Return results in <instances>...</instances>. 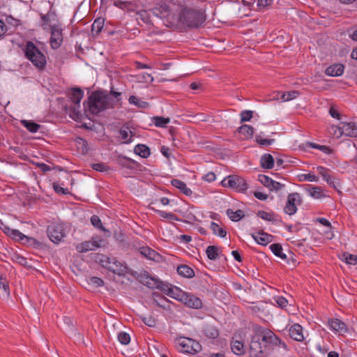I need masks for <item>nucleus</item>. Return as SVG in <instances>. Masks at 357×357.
I'll list each match as a JSON object with an SVG mask.
<instances>
[{
	"label": "nucleus",
	"mask_w": 357,
	"mask_h": 357,
	"mask_svg": "<svg viewBox=\"0 0 357 357\" xmlns=\"http://www.w3.org/2000/svg\"><path fill=\"white\" fill-rule=\"evenodd\" d=\"M337 128L340 136L344 135L351 137H357V126L355 123L341 122Z\"/></svg>",
	"instance_id": "9b49d317"
},
{
	"label": "nucleus",
	"mask_w": 357,
	"mask_h": 357,
	"mask_svg": "<svg viewBox=\"0 0 357 357\" xmlns=\"http://www.w3.org/2000/svg\"><path fill=\"white\" fill-rule=\"evenodd\" d=\"M261 166L264 169H272L274 167L273 157L269 153L264 154L260 159Z\"/></svg>",
	"instance_id": "393cba45"
},
{
	"label": "nucleus",
	"mask_w": 357,
	"mask_h": 357,
	"mask_svg": "<svg viewBox=\"0 0 357 357\" xmlns=\"http://www.w3.org/2000/svg\"><path fill=\"white\" fill-rule=\"evenodd\" d=\"M84 96V91L78 87L73 88L70 94V99L74 103V107L70 109V116L75 119V116H79V112L77 111L76 107H80V101Z\"/></svg>",
	"instance_id": "6e6552de"
},
{
	"label": "nucleus",
	"mask_w": 357,
	"mask_h": 357,
	"mask_svg": "<svg viewBox=\"0 0 357 357\" xmlns=\"http://www.w3.org/2000/svg\"><path fill=\"white\" fill-rule=\"evenodd\" d=\"M201 333L203 337L213 340L218 338L220 335L218 328L215 326L208 324L203 326Z\"/></svg>",
	"instance_id": "2eb2a0df"
},
{
	"label": "nucleus",
	"mask_w": 357,
	"mask_h": 357,
	"mask_svg": "<svg viewBox=\"0 0 357 357\" xmlns=\"http://www.w3.org/2000/svg\"><path fill=\"white\" fill-rule=\"evenodd\" d=\"M298 180L301 182L303 181H310V182H317L319 180V177L317 176L313 173L308 174H301L298 176Z\"/></svg>",
	"instance_id": "c03bdc74"
},
{
	"label": "nucleus",
	"mask_w": 357,
	"mask_h": 357,
	"mask_svg": "<svg viewBox=\"0 0 357 357\" xmlns=\"http://www.w3.org/2000/svg\"><path fill=\"white\" fill-rule=\"evenodd\" d=\"M344 66L341 63H335L326 68L325 74L331 77H338L343 74Z\"/></svg>",
	"instance_id": "6ab92c4d"
},
{
	"label": "nucleus",
	"mask_w": 357,
	"mask_h": 357,
	"mask_svg": "<svg viewBox=\"0 0 357 357\" xmlns=\"http://www.w3.org/2000/svg\"><path fill=\"white\" fill-rule=\"evenodd\" d=\"M105 20L102 17H98L94 20L91 25L92 34L98 35L102 31L104 26Z\"/></svg>",
	"instance_id": "473e14b6"
},
{
	"label": "nucleus",
	"mask_w": 357,
	"mask_h": 357,
	"mask_svg": "<svg viewBox=\"0 0 357 357\" xmlns=\"http://www.w3.org/2000/svg\"><path fill=\"white\" fill-rule=\"evenodd\" d=\"M172 8L166 3L156 4L150 12L155 17L159 18H166L171 14Z\"/></svg>",
	"instance_id": "ddd939ff"
},
{
	"label": "nucleus",
	"mask_w": 357,
	"mask_h": 357,
	"mask_svg": "<svg viewBox=\"0 0 357 357\" xmlns=\"http://www.w3.org/2000/svg\"><path fill=\"white\" fill-rule=\"evenodd\" d=\"M258 181L265 187L269 188L273 180L266 175L259 174L258 176Z\"/></svg>",
	"instance_id": "6e6d98bb"
},
{
	"label": "nucleus",
	"mask_w": 357,
	"mask_h": 357,
	"mask_svg": "<svg viewBox=\"0 0 357 357\" xmlns=\"http://www.w3.org/2000/svg\"><path fill=\"white\" fill-rule=\"evenodd\" d=\"M235 175L229 176L227 178H225L222 181V185L224 187H230L234 188V181H235Z\"/></svg>",
	"instance_id": "69168bd1"
},
{
	"label": "nucleus",
	"mask_w": 357,
	"mask_h": 357,
	"mask_svg": "<svg viewBox=\"0 0 357 357\" xmlns=\"http://www.w3.org/2000/svg\"><path fill=\"white\" fill-rule=\"evenodd\" d=\"M257 216L268 222H282L281 220L277 218L278 215L274 212L259 211L257 213Z\"/></svg>",
	"instance_id": "a878e982"
},
{
	"label": "nucleus",
	"mask_w": 357,
	"mask_h": 357,
	"mask_svg": "<svg viewBox=\"0 0 357 357\" xmlns=\"http://www.w3.org/2000/svg\"><path fill=\"white\" fill-rule=\"evenodd\" d=\"M26 59L39 70L45 69L47 63L45 54L31 41H28L23 50Z\"/></svg>",
	"instance_id": "20e7f679"
},
{
	"label": "nucleus",
	"mask_w": 357,
	"mask_h": 357,
	"mask_svg": "<svg viewBox=\"0 0 357 357\" xmlns=\"http://www.w3.org/2000/svg\"><path fill=\"white\" fill-rule=\"evenodd\" d=\"M140 253L148 259H153L157 252L149 247H142L139 248Z\"/></svg>",
	"instance_id": "09e8293b"
},
{
	"label": "nucleus",
	"mask_w": 357,
	"mask_h": 357,
	"mask_svg": "<svg viewBox=\"0 0 357 357\" xmlns=\"http://www.w3.org/2000/svg\"><path fill=\"white\" fill-rule=\"evenodd\" d=\"M109 271L117 274L119 275H123L126 273V266L123 264L121 262L114 258L112 266L109 267Z\"/></svg>",
	"instance_id": "412c9836"
},
{
	"label": "nucleus",
	"mask_w": 357,
	"mask_h": 357,
	"mask_svg": "<svg viewBox=\"0 0 357 357\" xmlns=\"http://www.w3.org/2000/svg\"><path fill=\"white\" fill-rule=\"evenodd\" d=\"M119 134L124 143L129 144L132 142L131 137L133 135L132 132L129 130L128 128H122L119 130Z\"/></svg>",
	"instance_id": "37998d69"
},
{
	"label": "nucleus",
	"mask_w": 357,
	"mask_h": 357,
	"mask_svg": "<svg viewBox=\"0 0 357 357\" xmlns=\"http://www.w3.org/2000/svg\"><path fill=\"white\" fill-rule=\"evenodd\" d=\"M300 93L298 91H291L284 93L282 95L281 98L284 101L291 100L298 96Z\"/></svg>",
	"instance_id": "5fc2aeb1"
},
{
	"label": "nucleus",
	"mask_w": 357,
	"mask_h": 357,
	"mask_svg": "<svg viewBox=\"0 0 357 357\" xmlns=\"http://www.w3.org/2000/svg\"><path fill=\"white\" fill-rule=\"evenodd\" d=\"M167 289V296L180 301V298L183 295L184 291H183L180 288L173 286H171V287Z\"/></svg>",
	"instance_id": "c9c22d12"
},
{
	"label": "nucleus",
	"mask_w": 357,
	"mask_h": 357,
	"mask_svg": "<svg viewBox=\"0 0 357 357\" xmlns=\"http://www.w3.org/2000/svg\"><path fill=\"white\" fill-rule=\"evenodd\" d=\"M211 229L213 231L214 234L218 235L222 238H224L226 236V234H227L226 230L224 229L223 228L220 227V226L217 223L212 222L211 223Z\"/></svg>",
	"instance_id": "de8ad7c7"
},
{
	"label": "nucleus",
	"mask_w": 357,
	"mask_h": 357,
	"mask_svg": "<svg viewBox=\"0 0 357 357\" xmlns=\"http://www.w3.org/2000/svg\"><path fill=\"white\" fill-rule=\"evenodd\" d=\"M75 142L77 151L79 153L85 155L88 153L89 148L88 142H86V140H85L82 137H77L75 138Z\"/></svg>",
	"instance_id": "b1692460"
},
{
	"label": "nucleus",
	"mask_w": 357,
	"mask_h": 357,
	"mask_svg": "<svg viewBox=\"0 0 357 357\" xmlns=\"http://www.w3.org/2000/svg\"><path fill=\"white\" fill-rule=\"evenodd\" d=\"M256 142L261 147H266L271 145L275 139H263L261 135H257L255 136Z\"/></svg>",
	"instance_id": "8fccbe9b"
},
{
	"label": "nucleus",
	"mask_w": 357,
	"mask_h": 357,
	"mask_svg": "<svg viewBox=\"0 0 357 357\" xmlns=\"http://www.w3.org/2000/svg\"><path fill=\"white\" fill-rule=\"evenodd\" d=\"M302 199L298 192L289 194L284 208V212L289 215L295 214L297 211V206L301 205Z\"/></svg>",
	"instance_id": "0eeeda50"
},
{
	"label": "nucleus",
	"mask_w": 357,
	"mask_h": 357,
	"mask_svg": "<svg viewBox=\"0 0 357 357\" xmlns=\"http://www.w3.org/2000/svg\"><path fill=\"white\" fill-rule=\"evenodd\" d=\"M180 301L188 307L200 309L202 307V302L199 298L185 292L180 298Z\"/></svg>",
	"instance_id": "f8f14e48"
},
{
	"label": "nucleus",
	"mask_w": 357,
	"mask_h": 357,
	"mask_svg": "<svg viewBox=\"0 0 357 357\" xmlns=\"http://www.w3.org/2000/svg\"><path fill=\"white\" fill-rule=\"evenodd\" d=\"M154 204V202H151L150 204H149V208H151V210H153L155 211H156V213L162 218H168L169 220H178L177 218V216L174 214L173 213H171V212H166V211H160V210H155L154 208L152 206V205Z\"/></svg>",
	"instance_id": "4c0bfd02"
},
{
	"label": "nucleus",
	"mask_w": 357,
	"mask_h": 357,
	"mask_svg": "<svg viewBox=\"0 0 357 357\" xmlns=\"http://www.w3.org/2000/svg\"><path fill=\"white\" fill-rule=\"evenodd\" d=\"M13 31L10 30V28L7 26L6 23L0 19V37L3 36L6 34H11Z\"/></svg>",
	"instance_id": "e2e57ef3"
},
{
	"label": "nucleus",
	"mask_w": 357,
	"mask_h": 357,
	"mask_svg": "<svg viewBox=\"0 0 357 357\" xmlns=\"http://www.w3.org/2000/svg\"><path fill=\"white\" fill-rule=\"evenodd\" d=\"M139 280L142 284L152 289L155 288V284H157V279L151 277L149 273L146 271L144 273L140 274Z\"/></svg>",
	"instance_id": "aec40b11"
},
{
	"label": "nucleus",
	"mask_w": 357,
	"mask_h": 357,
	"mask_svg": "<svg viewBox=\"0 0 357 357\" xmlns=\"http://www.w3.org/2000/svg\"><path fill=\"white\" fill-rule=\"evenodd\" d=\"M8 236L11 238L12 239L21 243L22 240L24 237V234L21 233L17 229H12V231L8 234Z\"/></svg>",
	"instance_id": "603ef678"
},
{
	"label": "nucleus",
	"mask_w": 357,
	"mask_h": 357,
	"mask_svg": "<svg viewBox=\"0 0 357 357\" xmlns=\"http://www.w3.org/2000/svg\"><path fill=\"white\" fill-rule=\"evenodd\" d=\"M143 323L149 327H154L156 325V319L151 315L143 316L141 317Z\"/></svg>",
	"instance_id": "052dcab7"
},
{
	"label": "nucleus",
	"mask_w": 357,
	"mask_h": 357,
	"mask_svg": "<svg viewBox=\"0 0 357 357\" xmlns=\"http://www.w3.org/2000/svg\"><path fill=\"white\" fill-rule=\"evenodd\" d=\"M230 346L231 351L236 355H241L245 353L244 344L241 341L232 340Z\"/></svg>",
	"instance_id": "c756f323"
},
{
	"label": "nucleus",
	"mask_w": 357,
	"mask_h": 357,
	"mask_svg": "<svg viewBox=\"0 0 357 357\" xmlns=\"http://www.w3.org/2000/svg\"><path fill=\"white\" fill-rule=\"evenodd\" d=\"M342 260H344L348 264H357V256L349 254L348 252H344L342 254Z\"/></svg>",
	"instance_id": "3c124183"
},
{
	"label": "nucleus",
	"mask_w": 357,
	"mask_h": 357,
	"mask_svg": "<svg viewBox=\"0 0 357 357\" xmlns=\"http://www.w3.org/2000/svg\"><path fill=\"white\" fill-rule=\"evenodd\" d=\"M253 112L251 110H243L241 112V122L249 121L252 117Z\"/></svg>",
	"instance_id": "0e129e2a"
},
{
	"label": "nucleus",
	"mask_w": 357,
	"mask_h": 357,
	"mask_svg": "<svg viewBox=\"0 0 357 357\" xmlns=\"http://www.w3.org/2000/svg\"><path fill=\"white\" fill-rule=\"evenodd\" d=\"M316 169L317 172L322 176L323 179L326 181L331 187L333 188L335 190H338V187L340 186L339 180L333 176V172L331 169L323 166H317Z\"/></svg>",
	"instance_id": "1a4fd4ad"
},
{
	"label": "nucleus",
	"mask_w": 357,
	"mask_h": 357,
	"mask_svg": "<svg viewBox=\"0 0 357 357\" xmlns=\"http://www.w3.org/2000/svg\"><path fill=\"white\" fill-rule=\"evenodd\" d=\"M330 329L340 334H344L348 332L347 325L339 319H331L328 320Z\"/></svg>",
	"instance_id": "f3484780"
},
{
	"label": "nucleus",
	"mask_w": 357,
	"mask_h": 357,
	"mask_svg": "<svg viewBox=\"0 0 357 357\" xmlns=\"http://www.w3.org/2000/svg\"><path fill=\"white\" fill-rule=\"evenodd\" d=\"M21 243L27 246L32 247L33 248H38L41 245V243L38 240L26 235H24V237L23 238V240H22Z\"/></svg>",
	"instance_id": "e433bc0d"
},
{
	"label": "nucleus",
	"mask_w": 357,
	"mask_h": 357,
	"mask_svg": "<svg viewBox=\"0 0 357 357\" xmlns=\"http://www.w3.org/2000/svg\"><path fill=\"white\" fill-rule=\"evenodd\" d=\"M53 188L54 191L59 194V195H67L69 193V191L68 188H64L61 187L59 183H53L52 184Z\"/></svg>",
	"instance_id": "774afa93"
},
{
	"label": "nucleus",
	"mask_w": 357,
	"mask_h": 357,
	"mask_svg": "<svg viewBox=\"0 0 357 357\" xmlns=\"http://www.w3.org/2000/svg\"><path fill=\"white\" fill-rule=\"evenodd\" d=\"M47 234L51 241L59 243L65 236L64 228L62 224L52 222L47 226Z\"/></svg>",
	"instance_id": "423d86ee"
},
{
	"label": "nucleus",
	"mask_w": 357,
	"mask_h": 357,
	"mask_svg": "<svg viewBox=\"0 0 357 357\" xmlns=\"http://www.w3.org/2000/svg\"><path fill=\"white\" fill-rule=\"evenodd\" d=\"M116 163L122 168L130 170H138L141 166L137 162L124 155H119L116 158Z\"/></svg>",
	"instance_id": "4468645a"
},
{
	"label": "nucleus",
	"mask_w": 357,
	"mask_h": 357,
	"mask_svg": "<svg viewBox=\"0 0 357 357\" xmlns=\"http://www.w3.org/2000/svg\"><path fill=\"white\" fill-rule=\"evenodd\" d=\"M114 4L116 7H118L123 10H133L134 5L131 1H123L121 0H116L114 1Z\"/></svg>",
	"instance_id": "a19ab883"
},
{
	"label": "nucleus",
	"mask_w": 357,
	"mask_h": 357,
	"mask_svg": "<svg viewBox=\"0 0 357 357\" xmlns=\"http://www.w3.org/2000/svg\"><path fill=\"white\" fill-rule=\"evenodd\" d=\"M118 340L121 344L127 345L130 342V335L126 332H120L117 335Z\"/></svg>",
	"instance_id": "864d4df0"
},
{
	"label": "nucleus",
	"mask_w": 357,
	"mask_h": 357,
	"mask_svg": "<svg viewBox=\"0 0 357 357\" xmlns=\"http://www.w3.org/2000/svg\"><path fill=\"white\" fill-rule=\"evenodd\" d=\"M226 213L230 220L234 222L239 221L245 216L244 211L241 209L234 211L232 209L228 208Z\"/></svg>",
	"instance_id": "2f4dec72"
},
{
	"label": "nucleus",
	"mask_w": 357,
	"mask_h": 357,
	"mask_svg": "<svg viewBox=\"0 0 357 357\" xmlns=\"http://www.w3.org/2000/svg\"><path fill=\"white\" fill-rule=\"evenodd\" d=\"M172 185L179 189L181 192H183L186 196H190L192 194V190L187 187L186 184L178 179H173L172 181Z\"/></svg>",
	"instance_id": "5701e85b"
},
{
	"label": "nucleus",
	"mask_w": 357,
	"mask_h": 357,
	"mask_svg": "<svg viewBox=\"0 0 357 357\" xmlns=\"http://www.w3.org/2000/svg\"><path fill=\"white\" fill-rule=\"evenodd\" d=\"M91 168L100 172H107L109 169V167L103 162L93 163Z\"/></svg>",
	"instance_id": "13d9d810"
},
{
	"label": "nucleus",
	"mask_w": 357,
	"mask_h": 357,
	"mask_svg": "<svg viewBox=\"0 0 357 357\" xmlns=\"http://www.w3.org/2000/svg\"><path fill=\"white\" fill-rule=\"evenodd\" d=\"M128 102L131 105H134L139 108L145 109L148 107L149 103L147 102L143 101L139 99L135 96H130L128 98Z\"/></svg>",
	"instance_id": "ea45409f"
},
{
	"label": "nucleus",
	"mask_w": 357,
	"mask_h": 357,
	"mask_svg": "<svg viewBox=\"0 0 357 357\" xmlns=\"http://www.w3.org/2000/svg\"><path fill=\"white\" fill-rule=\"evenodd\" d=\"M134 152L135 154L144 158H147L151 154L150 149L146 145L142 144H139L135 146Z\"/></svg>",
	"instance_id": "cd10ccee"
},
{
	"label": "nucleus",
	"mask_w": 357,
	"mask_h": 357,
	"mask_svg": "<svg viewBox=\"0 0 357 357\" xmlns=\"http://www.w3.org/2000/svg\"><path fill=\"white\" fill-rule=\"evenodd\" d=\"M169 121L170 119L169 118H165L162 116H154L153 118L154 125L159 128H165Z\"/></svg>",
	"instance_id": "49530a36"
},
{
	"label": "nucleus",
	"mask_w": 357,
	"mask_h": 357,
	"mask_svg": "<svg viewBox=\"0 0 357 357\" xmlns=\"http://www.w3.org/2000/svg\"><path fill=\"white\" fill-rule=\"evenodd\" d=\"M206 20V9L197 6H183L179 13L180 22L189 28H199Z\"/></svg>",
	"instance_id": "f03ea898"
},
{
	"label": "nucleus",
	"mask_w": 357,
	"mask_h": 357,
	"mask_svg": "<svg viewBox=\"0 0 357 357\" xmlns=\"http://www.w3.org/2000/svg\"><path fill=\"white\" fill-rule=\"evenodd\" d=\"M177 349L180 352L196 354L202 350L201 344L190 337H180L175 340Z\"/></svg>",
	"instance_id": "39448f33"
},
{
	"label": "nucleus",
	"mask_w": 357,
	"mask_h": 357,
	"mask_svg": "<svg viewBox=\"0 0 357 357\" xmlns=\"http://www.w3.org/2000/svg\"><path fill=\"white\" fill-rule=\"evenodd\" d=\"M254 240L259 245H266L273 240V236L260 230L251 234Z\"/></svg>",
	"instance_id": "dca6fc26"
},
{
	"label": "nucleus",
	"mask_w": 357,
	"mask_h": 357,
	"mask_svg": "<svg viewBox=\"0 0 357 357\" xmlns=\"http://www.w3.org/2000/svg\"><path fill=\"white\" fill-rule=\"evenodd\" d=\"M307 190L310 196L314 199H320L324 197L321 187L308 185Z\"/></svg>",
	"instance_id": "7c9ffc66"
},
{
	"label": "nucleus",
	"mask_w": 357,
	"mask_h": 357,
	"mask_svg": "<svg viewBox=\"0 0 357 357\" xmlns=\"http://www.w3.org/2000/svg\"><path fill=\"white\" fill-rule=\"evenodd\" d=\"M273 299L278 306L282 309L286 307L288 304V301L283 296H275Z\"/></svg>",
	"instance_id": "338daca9"
},
{
	"label": "nucleus",
	"mask_w": 357,
	"mask_h": 357,
	"mask_svg": "<svg viewBox=\"0 0 357 357\" xmlns=\"http://www.w3.org/2000/svg\"><path fill=\"white\" fill-rule=\"evenodd\" d=\"M289 336L296 341L302 342L304 340L303 327L298 324L291 326L289 328Z\"/></svg>",
	"instance_id": "a211bd4d"
},
{
	"label": "nucleus",
	"mask_w": 357,
	"mask_h": 357,
	"mask_svg": "<svg viewBox=\"0 0 357 357\" xmlns=\"http://www.w3.org/2000/svg\"><path fill=\"white\" fill-rule=\"evenodd\" d=\"M51 37L50 43L53 49H58L63 43L62 29L59 25L50 26Z\"/></svg>",
	"instance_id": "9d476101"
},
{
	"label": "nucleus",
	"mask_w": 357,
	"mask_h": 357,
	"mask_svg": "<svg viewBox=\"0 0 357 357\" xmlns=\"http://www.w3.org/2000/svg\"><path fill=\"white\" fill-rule=\"evenodd\" d=\"M115 105L113 100L105 92L96 91L88 98L87 107L93 114L109 109L114 108Z\"/></svg>",
	"instance_id": "7ed1b4c3"
},
{
	"label": "nucleus",
	"mask_w": 357,
	"mask_h": 357,
	"mask_svg": "<svg viewBox=\"0 0 357 357\" xmlns=\"http://www.w3.org/2000/svg\"><path fill=\"white\" fill-rule=\"evenodd\" d=\"M270 249L275 256L282 259H287L286 255L282 252L283 249L280 243H273L271 245Z\"/></svg>",
	"instance_id": "58836bf2"
},
{
	"label": "nucleus",
	"mask_w": 357,
	"mask_h": 357,
	"mask_svg": "<svg viewBox=\"0 0 357 357\" xmlns=\"http://www.w3.org/2000/svg\"><path fill=\"white\" fill-rule=\"evenodd\" d=\"M234 189L237 192H244L248 189V183L245 178L236 176Z\"/></svg>",
	"instance_id": "bb28decb"
},
{
	"label": "nucleus",
	"mask_w": 357,
	"mask_h": 357,
	"mask_svg": "<svg viewBox=\"0 0 357 357\" xmlns=\"http://www.w3.org/2000/svg\"><path fill=\"white\" fill-rule=\"evenodd\" d=\"M177 273L181 275L186 278H192L195 276V272L193 269L188 265L181 264L177 267Z\"/></svg>",
	"instance_id": "4be33fe9"
},
{
	"label": "nucleus",
	"mask_w": 357,
	"mask_h": 357,
	"mask_svg": "<svg viewBox=\"0 0 357 357\" xmlns=\"http://www.w3.org/2000/svg\"><path fill=\"white\" fill-rule=\"evenodd\" d=\"M238 132L244 135L245 138L252 137L254 135V128L251 126L244 124L238 128Z\"/></svg>",
	"instance_id": "79ce46f5"
},
{
	"label": "nucleus",
	"mask_w": 357,
	"mask_h": 357,
	"mask_svg": "<svg viewBox=\"0 0 357 357\" xmlns=\"http://www.w3.org/2000/svg\"><path fill=\"white\" fill-rule=\"evenodd\" d=\"M308 145L310 147L319 149L326 154H329L331 152V149L328 146L325 145H319L314 142H309Z\"/></svg>",
	"instance_id": "4d7b16f0"
},
{
	"label": "nucleus",
	"mask_w": 357,
	"mask_h": 357,
	"mask_svg": "<svg viewBox=\"0 0 357 357\" xmlns=\"http://www.w3.org/2000/svg\"><path fill=\"white\" fill-rule=\"evenodd\" d=\"M114 259V257H109L105 255H98L96 257V260L99 262V264L104 268H107L109 271L110 266H112V262Z\"/></svg>",
	"instance_id": "c85d7f7f"
},
{
	"label": "nucleus",
	"mask_w": 357,
	"mask_h": 357,
	"mask_svg": "<svg viewBox=\"0 0 357 357\" xmlns=\"http://www.w3.org/2000/svg\"><path fill=\"white\" fill-rule=\"evenodd\" d=\"M96 250L91 241H86L76 245V250L79 252H86Z\"/></svg>",
	"instance_id": "72a5a7b5"
},
{
	"label": "nucleus",
	"mask_w": 357,
	"mask_h": 357,
	"mask_svg": "<svg viewBox=\"0 0 357 357\" xmlns=\"http://www.w3.org/2000/svg\"><path fill=\"white\" fill-rule=\"evenodd\" d=\"M278 346L289 350L287 344L270 329L259 325L253 327L249 350L250 357H267L266 351Z\"/></svg>",
	"instance_id": "f257e3e1"
},
{
	"label": "nucleus",
	"mask_w": 357,
	"mask_h": 357,
	"mask_svg": "<svg viewBox=\"0 0 357 357\" xmlns=\"http://www.w3.org/2000/svg\"><path fill=\"white\" fill-rule=\"evenodd\" d=\"M91 241L93 242L95 249L104 247L105 245V241L99 236H93Z\"/></svg>",
	"instance_id": "bf43d9fd"
},
{
	"label": "nucleus",
	"mask_w": 357,
	"mask_h": 357,
	"mask_svg": "<svg viewBox=\"0 0 357 357\" xmlns=\"http://www.w3.org/2000/svg\"><path fill=\"white\" fill-rule=\"evenodd\" d=\"M91 224L98 229H101L103 231H106V229L104 228L102 224V221L100 219V218L96 215H93L91 217Z\"/></svg>",
	"instance_id": "680f3d73"
},
{
	"label": "nucleus",
	"mask_w": 357,
	"mask_h": 357,
	"mask_svg": "<svg viewBox=\"0 0 357 357\" xmlns=\"http://www.w3.org/2000/svg\"><path fill=\"white\" fill-rule=\"evenodd\" d=\"M207 257L211 260H215L218 257V249L215 245H209L206 250Z\"/></svg>",
	"instance_id": "a18cd8bd"
},
{
	"label": "nucleus",
	"mask_w": 357,
	"mask_h": 357,
	"mask_svg": "<svg viewBox=\"0 0 357 357\" xmlns=\"http://www.w3.org/2000/svg\"><path fill=\"white\" fill-rule=\"evenodd\" d=\"M22 125L31 132H36L40 128V125L29 120L21 121Z\"/></svg>",
	"instance_id": "f704fd0d"
}]
</instances>
